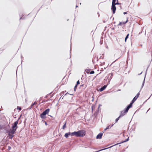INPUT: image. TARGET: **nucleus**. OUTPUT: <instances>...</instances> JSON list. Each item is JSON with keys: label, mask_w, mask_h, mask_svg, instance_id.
<instances>
[{"label": "nucleus", "mask_w": 152, "mask_h": 152, "mask_svg": "<svg viewBox=\"0 0 152 152\" xmlns=\"http://www.w3.org/2000/svg\"><path fill=\"white\" fill-rule=\"evenodd\" d=\"M90 70V69H86V70L89 71V70Z\"/></svg>", "instance_id": "54"}, {"label": "nucleus", "mask_w": 152, "mask_h": 152, "mask_svg": "<svg viewBox=\"0 0 152 152\" xmlns=\"http://www.w3.org/2000/svg\"><path fill=\"white\" fill-rule=\"evenodd\" d=\"M103 40H100V43L101 45H102L103 44Z\"/></svg>", "instance_id": "35"}, {"label": "nucleus", "mask_w": 152, "mask_h": 152, "mask_svg": "<svg viewBox=\"0 0 152 152\" xmlns=\"http://www.w3.org/2000/svg\"><path fill=\"white\" fill-rule=\"evenodd\" d=\"M120 118H119L118 117L117 118H116L115 120V123H117L119 120Z\"/></svg>", "instance_id": "26"}, {"label": "nucleus", "mask_w": 152, "mask_h": 152, "mask_svg": "<svg viewBox=\"0 0 152 152\" xmlns=\"http://www.w3.org/2000/svg\"><path fill=\"white\" fill-rule=\"evenodd\" d=\"M80 84V82L79 80L77 81L76 84V86H77Z\"/></svg>", "instance_id": "24"}, {"label": "nucleus", "mask_w": 152, "mask_h": 152, "mask_svg": "<svg viewBox=\"0 0 152 152\" xmlns=\"http://www.w3.org/2000/svg\"><path fill=\"white\" fill-rule=\"evenodd\" d=\"M32 107H33V106H32L31 105V106L29 107H28V110H31V108H32Z\"/></svg>", "instance_id": "36"}, {"label": "nucleus", "mask_w": 152, "mask_h": 152, "mask_svg": "<svg viewBox=\"0 0 152 152\" xmlns=\"http://www.w3.org/2000/svg\"><path fill=\"white\" fill-rule=\"evenodd\" d=\"M3 126H2V125H0V130L1 129H3Z\"/></svg>", "instance_id": "40"}, {"label": "nucleus", "mask_w": 152, "mask_h": 152, "mask_svg": "<svg viewBox=\"0 0 152 152\" xmlns=\"http://www.w3.org/2000/svg\"><path fill=\"white\" fill-rule=\"evenodd\" d=\"M76 137H82L84 136L86 134V131L83 130H81L76 131Z\"/></svg>", "instance_id": "1"}, {"label": "nucleus", "mask_w": 152, "mask_h": 152, "mask_svg": "<svg viewBox=\"0 0 152 152\" xmlns=\"http://www.w3.org/2000/svg\"><path fill=\"white\" fill-rule=\"evenodd\" d=\"M8 126L9 128H10V126H9V125H8Z\"/></svg>", "instance_id": "64"}, {"label": "nucleus", "mask_w": 152, "mask_h": 152, "mask_svg": "<svg viewBox=\"0 0 152 152\" xmlns=\"http://www.w3.org/2000/svg\"><path fill=\"white\" fill-rule=\"evenodd\" d=\"M132 106L130 104H129L124 109L123 111H124L125 112H126V113H127L129 109L132 108Z\"/></svg>", "instance_id": "5"}, {"label": "nucleus", "mask_w": 152, "mask_h": 152, "mask_svg": "<svg viewBox=\"0 0 152 152\" xmlns=\"http://www.w3.org/2000/svg\"><path fill=\"white\" fill-rule=\"evenodd\" d=\"M152 95V94L150 96H149V98H148V99H149L150 98V97H151V96Z\"/></svg>", "instance_id": "61"}, {"label": "nucleus", "mask_w": 152, "mask_h": 152, "mask_svg": "<svg viewBox=\"0 0 152 152\" xmlns=\"http://www.w3.org/2000/svg\"><path fill=\"white\" fill-rule=\"evenodd\" d=\"M100 107H98V110L99 111V110H100V109L99 108Z\"/></svg>", "instance_id": "56"}, {"label": "nucleus", "mask_w": 152, "mask_h": 152, "mask_svg": "<svg viewBox=\"0 0 152 152\" xmlns=\"http://www.w3.org/2000/svg\"><path fill=\"white\" fill-rule=\"evenodd\" d=\"M50 110L49 108H47L46 109L45 111H44L43 113L45 115H47L48 114Z\"/></svg>", "instance_id": "12"}, {"label": "nucleus", "mask_w": 152, "mask_h": 152, "mask_svg": "<svg viewBox=\"0 0 152 152\" xmlns=\"http://www.w3.org/2000/svg\"><path fill=\"white\" fill-rule=\"evenodd\" d=\"M121 113L122 114V115H123L124 116L127 113L126 112H125L123 110L121 111Z\"/></svg>", "instance_id": "23"}, {"label": "nucleus", "mask_w": 152, "mask_h": 152, "mask_svg": "<svg viewBox=\"0 0 152 152\" xmlns=\"http://www.w3.org/2000/svg\"><path fill=\"white\" fill-rule=\"evenodd\" d=\"M11 148L10 146H8L7 150H10L11 149Z\"/></svg>", "instance_id": "39"}, {"label": "nucleus", "mask_w": 152, "mask_h": 152, "mask_svg": "<svg viewBox=\"0 0 152 152\" xmlns=\"http://www.w3.org/2000/svg\"><path fill=\"white\" fill-rule=\"evenodd\" d=\"M107 85H104L101 88H99V90H98V91L102 92L106 88H107Z\"/></svg>", "instance_id": "7"}, {"label": "nucleus", "mask_w": 152, "mask_h": 152, "mask_svg": "<svg viewBox=\"0 0 152 152\" xmlns=\"http://www.w3.org/2000/svg\"><path fill=\"white\" fill-rule=\"evenodd\" d=\"M103 133V132H100L99 133V134H98L96 136V139H101L102 138Z\"/></svg>", "instance_id": "8"}, {"label": "nucleus", "mask_w": 152, "mask_h": 152, "mask_svg": "<svg viewBox=\"0 0 152 152\" xmlns=\"http://www.w3.org/2000/svg\"><path fill=\"white\" fill-rule=\"evenodd\" d=\"M95 104H93V105H92V107H91V109H92L91 112L92 113L93 112V110L95 108Z\"/></svg>", "instance_id": "21"}, {"label": "nucleus", "mask_w": 152, "mask_h": 152, "mask_svg": "<svg viewBox=\"0 0 152 152\" xmlns=\"http://www.w3.org/2000/svg\"><path fill=\"white\" fill-rule=\"evenodd\" d=\"M108 19V18H107V20H106V21H105V20H104L103 21V23H105L106 22V21H107V19Z\"/></svg>", "instance_id": "46"}, {"label": "nucleus", "mask_w": 152, "mask_h": 152, "mask_svg": "<svg viewBox=\"0 0 152 152\" xmlns=\"http://www.w3.org/2000/svg\"><path fill=\"white\" fill-rule=\"evenodd\" d=\"M66 121H65L64 122V125L63 126H62V129H64L66 127Z\"/></svg>", "instance_id": "19"}, {"label": "nucleus", "mask_w": 152, "mask_h": 152, "mask_svg": "<svg viewBox=\"0 0 152 152\" xmlns=\"http://www.w3.org/2000/svg\"><path fill=\"white\" fill-rule=\"evenodd\" d=\"M69 132L68 133H66L64 135V137H65L66 138H68L69 136Z\"/></svg>", "instance_id": "18"}, {"label": "nucleus", "mask_w": 152, "mask_h": 152, "mask_svg": "<svg viewBox=\"0 0 152 152\" xmlns=\"http://www.w3.org/2000/svg\"><path fill=\"white\" fill-rule=\"evenodd\" d=\"M24 19V18L22 16L20 17V19Z\"/></svg>", "instance_id": "42"}, {"label": "nucleus", "mask_w": 152, "mask_h": 152, "mask_svg": "<svg viewBox=\"0 0 152 152\" xmlns=\"http://www.w3.org/2000/svg\"><path fill=\"white\" fill-rule=\"evenodd\" d=\"M124 115H122V114L121 113H120V114L119 116H118L119 118H120L121 117L123 116Z\"/></svg>", "instance_id": "30"}, {"label": "nucleus", "mask_w": 152, "mask_h": 152, "mask_svg": "<svg viewBox=\"0 0 152 152\" xmlns=\"http://www.w3.org/2000/svg\"><path fill=\"white\" fill-rule=\"evenodd\" d=\"M115 5H120V4H121V3H118V1H117L116 3H115Z\"/></svg>", "instance_id": "34"}, {"label": "nucleus", "mask_w": 152, "mask_h": 152, "mask_svg": "<svg viewBox=\"0 0 152 152\" xmlns=\"http://www.w3.org/2000/svg\"><path fill=\"white\" fill-rule=\"evenodd\" d=\"M21 116V115L20 116ZM20 117L18 118V119L17 120V121H15L14 122V123H13V124L12 125V127H11L12 129L15 132L16 131L17 129V128L18 127V121L20 118Z\"/></svg>", "instance_id": "2"}, {"label": "nucleus", "mask_w": 152, "mask_h": 152, "mask_svg": "<svg viewBox=\"0 0 152 152\" xmlns=\"http://www.w3.org/2000/svg\"><path fill=\"white\" fill-rule=\"evenodd\" d=\"M113 75V73H111L109 74V76L107 78H108L110 76L109 79V82H110V80L112 79Z\"/></svg>", "instance_id": "14"}, {"label": "nucleus", "mask_w": 152, "mask_h": 152, "mask_svg": "<svg viewBox=\"0 0 152 152\" xmlns=\"http://www.w3.org/2000/svg\"><path fill=\"white\" fill-rule=\"evenodd\" d=\"M42 122H45V121H45L44 119H42Z\"/></svg>", "instance_id": "53"}, {"label": "nucleus", "mask_w": 152, "mask_h": 152, "mask_svg": "<svg viewBox=\"0 0 152 152\" xmlns=\"http://www.w3.org/2000/svg\"><path fill=\"white\" fill-rule=\"evenodd\" d=\"M21 58H23V57L22 56V55H21Z\"/></svg>", "instance_id": "59"}, {"label": "nucleus", "mask_w": 152, "mask_h": 152, "mask_svg": "<svg viewBox=\"0 0 152 152\" xmlns=\"http://www.w3.org/2000/svg\"><path fill=\"white\" fill-rule=\"evenodd\" d=\"M124 115H122V114L121 113H120V114L119 116H118L119 118H120L121 117L123 116Z\"/></svg>", "instance_id": "31"}, {"label": "nucleus", "mask_w": 152, "mask_h": 152, "mask_svg": "<svg viewBox=\"0 0 152 152\" xmlns=\"http://www.w3.org/2000/svg\"><path fill=\"white\" fill-rule=\"evenodd\" d=\"M139 97V96L137 94L134 97L136 99Z\"/></svg>", "instance_id": "37"}, {"label": "nucleus", "mask_w": 152, "mask_h": 152, "mask_svg": "<svg viewBox=\"0 0 152 152\" xmlns=\"http://www.w3.org/2000/svg\"><path fill=\"white\" fill-rule=\"evenodd\" d=\"M113 125H114V124H113L112 125H111V126H111V128L112 127V126H113Z\"/></svg>", "instance_id": "57"}, {"label": "nucleus", "mask_w": 152, "mask_h": 152, "mask_svg": "<svg viewBox=\"0 0 152 152\" xmlns=\"http://www.w3.org/2000/svg\"><path fill=\"white\" fill-rule=\"evenodd\" d=\"M102 106V104H99V105L98 107H101V106Z\"/></svg>", "instance_id": "52"}, {"label": "nucleus", "mask_w": 152, "mask_h": 152, "mask_svg": "<svg viewBox=\"0 0 152 152\" xmlns=\"http://www.w3.org/2000/svg\"><path fill=\"white\" fill-rule=\"evenodd\" d=\"M46 115L43 112L40 115V117L41 118L43 119H45L46 118Z\"/></svg>", "instance_id": "10"}, {"label": "nucleus", "mask_w": 152, "mask_h": 152, "mask_svg": "<svg viewBox=\"0 0 152 152\" xmlns=\"http://www.w3.org/2000/svg\"><path fill=\"white\" fill-rule=\"evenodd\" d=\"M61 97L59 98V100H58V101H59L60 100V99H61Z\"/></svg>", "instance_id": "63"}, {"label": "nucleus", "mask_w": 152, "mask_h": 152, "mask_svg": "<svg viewBox=\"0 0 152 152\" xmlns=\"http://www.w3.org/2000/svg\"><path fill=\"white\" fill-rule=\"evenodd\" d=\"M14 134H8V137L10 139H12V138L14 136V135H13Z\"/></svg>", "instance_id": "17"}, {"label": "nucleus", "mask_w": 152, "mask_h": 152, "mask_svg": "<svg viewBox=\"0 0 152 152\" xmlns=\"http://www.w3.org/2000/svg\"><path fill=\"white\" fill-rule=\"evenodd\" d=\"M77 86H76V85H75V86L74 87V91H75L76 90V89L77 88Z\"/></svg>", "instance_id": "33"}, {"label": "nucleus", "mask_w": 152, "mask_h": 152, "mask_svg": "<svg viewBox=\"0 0 152 152\" xmlns=\"http://www.w3.org/2000/svg\"><path fill=\"white\" fill-rule=\"evenodd\" d=\"M111 9L112 10L113 14H114L116 10V7H115V4H112Z\"/></svg>", "instance_id": "6"}, {"label": "nucleus", "mask_w": 152, "mask_h": 152, "mask_svg": "<svg viewBox=\"0 0 152 152\" xmlns=\"http://www.w3.org/2000/svg\"><path fill=\"white\" fill-rule=\"evenodd\" d=\"M129 140V137H128L126 139L122 141H121V142H119V143H116V144H115V145H113L112 146H110V147H109L108 148H103V150H106V149H108L109 148H112V147H113V146H115L117 145H119V144H121L122 143H123L124 142H126L128 141Z\"/></svg>", "instance_id": "3"}, {"label": "nucleus", "mask_w": 152, "mask_h": 152, "mask_svg": "<svg viewBox=\"0 0 152 152\" xmlns=\"http://www.w3.org/2000/svg\"><path fill=\"white\" fill-rule=\"evenodd\" d=\"M37 104V102L35 101L34 103H32L31 105L33 106L34 105Z\"/></svg>", "instance_id": "29"}, {"label": "nucleus", "mask_w": 152, "mask_h": 152, "mask_svg": "<svg viewBox=\"0 0 152 152\" xmlns=\"http://www.w3.org/2000/svg\"><path fill=\"white\" fill-rule=\"evenodd\" d=\"M17 109L18 110H19V111H20L22 109L21 107H19L18 106H17Z\"/></svg>", "instance_id": "27"}, {"label": "nucleus", "mask_w": 152, "mask_h": 152, "mask_svg": "<svg viewBox=\"0 0 152 152\" xmlns=\"http://www.w3.org/2000/svg\"><path fill=\"white\" fill-rule=\"evenodd\" d=\"M99 113V111L98 110H96V112L94 113L93 115H94L95 116V117H96L98 114Z\"/></svg>", "instance_id": "16"}, {"label": "nucleus", "mask_w": 152, "mask_h": 152, "mask_svg": "<svg viewBox=\"0 0 152 152\" xmlns=\"http://www.w3.org/2000/svg\"><path fill=\"white\" fill-rule=\"evenodd\" d=\"M69 135L72 136H75L76 137V131H75L73 132H69Z\"/></svg>", "instance_id": "13"}, {"label": "nucleus", "mask_w": 152, "mask_h": 152, "mask_svg": "<svg viewBox=\"0 0 152 152\" xmlns=\"http://www.w3.org/2000/svg\"><path fill=\"white\" fill-rule=\"evenodd\" d=\"M85 72H86L87 73V74H88L89 73V72L88 71H87V70H86V71H85Z\"/></svg>", "instance_id": "51"}, {"label": "nucleus", "mask_w": 152, "mask_h": 152, "mask_svg": "<svg viewBox=\"0 0 152 152\" xmlns=\"http://www.w3.org/2000/svg\"><path fill=\"white\" fill-rule=\"evenodd\" d=\"M111 128V126L110 125H109L105 129H104V130L102 131V132H103V133H104V132L107 130L108 129H110Z\"/></svg>", "instance_id": "15"}, {"label": "nucleus", "mask_w": 152, "mask_h": 152, "mask_svg": "<svg viewBox=\"0 0 152 152\" xmlns=\"http://www.w3.org/2000/svg\"><path fill=\"white\" fill-rule=\"evenodd\" d=\"M6 132L8 133V134H15V132L13 130L11 129H7L6 130Z\"/></svg>", "instance_id": "4"}, {"label": "nucleus", "mask_w": 152, "mask_h": 152, "mask_svg": "<svg viewBox=\"0 0 152 152\" xmlns=\"http://www.w3.org/2000/svg\"><path fill=\"white\" fill-rule=\"evenodd\" d=\"M64 94V92H62L59 95L60 96H61V97H62V96Z\"/></svg>", "instance_id": "32"}, {"label": "nucleus", "mask_w": 152, "mask_h": 152, "mask_svg": "<svg viewBox=\"0 0 152 152\" xmlns=\"http://www.w3.org/2000/svg\"><path fill=\"white\" fill-rule=\"evenodd\" d=\"M45 98H48V96H47V95H46V96H45Z\"/></svg>", "instance_id": "60"}, {"label": "nucleus", "mask_w": 152, "mask_h": 152, "mask_svg": "<svg viewBox=\"0 0 152 152\" xmlns=\"http://www.w3.org/2000/svg\"><path fill=\"white\" fill-rule=\"evenodd\" d=\"M84 85V84H82L80 85V87H83V86Z\"/></svg>", "instance_id": "47"}, {"label": "nucleus", "mask_w": 152, "mask_h": 152, "mask_svg": "<svg viewBox=\"0 0 152 152\" xmlns=\"http://www.w3.org/2000/svg\"><path fill=\"white\" fill-rule=\"evenodd\" d=\"M139 97V96L137 94L134 97L136 99Z\"/></svg>", "instance_id": "38"}, {"label": "nucleus", "mask_w": 152, "mask_h": 152, "mask_svg": "<svg viewBox=\"0 0 152 152\" xmlns=\"http://www.w3.org/2000/svg\"><path fill=\"white\" fill-rule=\"evenodd\" d=\"M71 45H70V53L71 54Z\"/></svg>", "instance_id": "48"}, {"label": "nucleus", "mask_w": 152, "mask_h": 152, "mask_svg": "<svg viewBox=\"0 0 152 152\" xmlns=\"http://www.w3.org/2000/svg\"><path fill=\"white\" fill-rule=\"evenodd\" d=\"M94 97H93V99H92V102H93V101H94Z\"/></svg>", "instance_id": "58"}, {"label": "nucleus", "mask_w": 152, "mask_h": 152, "mask_svg": "<svg viewBox=\"0 0 152 152\" xmlns=\"http://www.w3.org/2000/svg\"><path fill=\"white\" fill-rule=\"evenodd\" d=\"M111 29L113 30H114L115 29V28H111Z\"/></svg>", "instance_id": "55"}, {"label": "nucleus", "mask_w": 152, "mask_h": 152, "mask_svg": "<svg viewBox=\"0 0 152 152\" xmlns=\"http://www.w3.org/2000/svg\"><path fill=\"white\" fill-rule=\"evenodd\" d=\"M77 7H78V6L77 5H76V7L77 8Z\"/></svg>", "instance_id": "62"}, {"label": "nucleus", "mask_w": 152, "mask_h": 152, "mask_svg": "<svg viewBox=\"0 0 152 152\" xmlns=\"http://www.w3.org/2000/svg\"><path fill=\"white\" fill-rule=\"evenodd\" d=\"M44 123H45V125L47 126L48 125V123H47V122L46 121H45V122Z\"/></svg>", "instance_id": "44"}, {"label": "nucleus", "mask_w": 152, "mask_h": 152, "mask_svg": "<svg viewBox=\"0 0 152 152\" xmlns=\"http://www.w3.org/2000/svg\"><path fill=\"white\" fill-rule=\"evenodd\" d=\"M127 12H123V14L124 15H125V14H127Z\"/></svg>", "instance_id": "45"}, {"label": "nucleus", "mask_w": 152, "mask_h": 152, "mask_svg": "<svg viewBox=\"0 0 152 152\" xmlns=\"http://www.w3.org/2000/svg\"><path fill=\"white\" fill-rule=\"evenodd\" d=\"M128 18H127V20L125 22H120L119 23L118 25V26H122L123 25H124L125 24H126L128 21Z\"/></svg>", "instance_id": "9"}, {"label": "nucleus", "mask_w": 152, "mask_h": 152, "mask_svg": "<svg viewBox=\"0 0 152 152\" xmlns=\"http://www.w3.org/2000/svg\"><path fill=\"white\" fill-rule=\"evenodd\" d=\"M67 94H70L69 93H66V94L64 95V96H66V95H67ZM63 97V98H62V99H63V97Z\"/></svg>", "instance_id": "43"}, {"label": "nucleus", "mask_w": 152, "mask_h": 152, "mask_svg": "<svg viewBox=\"0 0 152 152\" xmlns=\"http://www.w3.org/2000/svg\"><path fill=\"white\" fill-rule=\"evenodd\" d=\"M54 93L53 94L51 95V97H52L54 96Z\"/></svg>", "instance_id": "49"}, {"label": "nucleus", "mask_w": 152, "mask_h": 152, "mask_svg": "<svg viewBox=\"0 0 152 152\" xmlns=\"http://www.w3.org/2000/svg\"><path fill=\"white\" fill-rule=\"evenodd\" d=\"M137 99H136L134 97L129 104L132 106L134 102L136 101Z\"/></svg>", "instance_id": "11"}, {"label": "nucleus", "mask_w": 152, "mask_h": 152, "mask_svg": "<svg viewBox=\"0 0 152 152\" xmlns=\"http://www.w3.org/2000/svg\"><path fill=\"white\" fill-rule=\"evenodd\" d=\"M141 89H140V90L139 92L137 94V95H138V96H139L140 95V91L141 90Z\"/></svg>", "instance_id": "41"}, {"label": "nucleus", "mask_w": 152, "mask_h": 152, "mask_svg": "<svg viewBox=\"0 0 152 152\" xmlns=\"http://www.w3.org/2000/svg\"><path fill=\"white\" fill-rule=\"evenodd\" d=\"M129 36V34H127L126 35V37H125V38L124 41H125V42H126L127 39L128 38Z\"/></svg>", "instance_id": "22"}, {"label": "nucleus", "mask_w": 152, "mask_h": 152, "mask_svg": "<svg viewBox=\"0 0 152 152\" xmlns=\"http://www.w3.org/2000/svg\"><path fill=\"white\" fill-rule=\"evenodd\" d=\"M3 50H1V49H0V54L2 53L1 51Z\"/></svg>", "instance_id": "50"}, {"label": "nucleus", "mask_w": 152, "mask_h": 152, "mask_svg": "<svg viewBox=\"0 0 152 152\" xmlns=\"http://www.w3.org/2000/svg\"><path fill=\"white\" fill-rule=\"evenodd\" d=\"M145 76L144 80H143V82L142 83V86H141V89H142V88H143V86H144V83H145Z\"/></svg>", "instance_id": "20"}, {"label": "nucleus", "mask_w": 152, "mask_h": 152, "mask_svg": "<svg viewBox=\"0 0 152 152\" xmlns=\"http://www.w3.org/2000/svg\"><path fill=\"white\" fill-rule=\"evenodd\" d=\"M90 74H93L94 73V70L91 71L89 73Z\"/></svg>", "instance_id": "28"}, {"label": "nucleus", "mask_w": 152, "mask_h": 152, "mask_svg": "<svg viewBox=\"0 0 152 152\" xmlns=\"http://www.w3.org/2000/svg\"><path fill=\"white\" fill-rule=\"evenodd\" d=\"M117 1H118V0H117ZM116 0H112V4H115Z\"/></svg>", "instance_id": "25"}]
</instances>
